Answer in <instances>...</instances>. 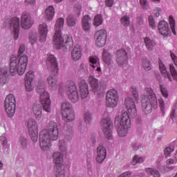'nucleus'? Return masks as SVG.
<instances>
[{"mask_svg": "<svg viewBox=\"0 0 177 177\" xmlns=\"http://www.w3.org/2000/svg\"><path fill=\"white\" fill-rule=\"evenodd\" d=\"M62 117L65 121H74L75 120V114L73 106L69 102H64L62 104Z\"/></svg>", "mask_w": 177, "mask_h": 177, "instance_id": "11", "label": "nucleus"}, {"mask_svg": "<svg viewBox=\"0 0 177 177\" xmlns=\"http://www.w3.org/2000/svg\"><path fill=\"white\" fill-rule=\"evenodd\" d=\"M122 26H124V27H128L129 26V24H131V21H129V16H124L121 18L120 20Z\"/></svg>", "mask_w": 177, "mask_h": 177, "instance_id": "50", "label": "nucleus"}, {"mask_svg": "<svg viewBox=\"0 0 177 177\" xmlns=\"http://www.w3.org/2000/svg\"><path fill=\"white\" fill-rule=\"evenodd\" d=\"M161 13H162V10L160 7H156L153 10V15L155 17H160L161 15Z\"/></svg>", "mask_w": 177, "mask_h": 177, "instance_id": "54", "label": "nucleus"}, {"mask_svg": "<svg viewBox=\"0 0 177 177\" xmlns=\"http://www.w3.org/2000/svg\"><path fill=\"white\" fill-rule=\"evenodd\" d=\"M95 44L99 48H102L106 45L107 39V31L104 29L97 30L95 34Z\"/></svg>", "mask_w": 177, "mask_h": 177, "instance_id": "15", "label": "nucleus"}, {"mask_svg": "<svg viewBox=\"0 0 177 177\" xmlns=\"http://www.w3.org/2000/svg\"><path fill=\"white\" fill-rule=\"evenodd\" d=\"M145 171L147 174H148L149 175H152V176L153 177H161L160 171L154 168L148 167L145 169Z\"/></svg>", "mask_w": 177, "mask_h": 177, "instance_id": "40", "label": "nucleus"}, {"mask_svg": "<svg viewBox=\"0 0 177 177\" xmlns=\"http://www.w3.org/2000/svg\"><path fill=\"white\" fill-rule=\"evenodd\" d=\"M54 172L55 177H66V166H55Z\"/></svg>", "mask_w": 177, "mask_h": 177, "instance_id": "32", "label": "nucleus"}, {"mask_svg": "<svg viewBox=\"0 0 177 177\" xmlns=\"http://www.w3.org/2000/svg\"><path fill=\"white\" fill-rule=\"evenodd\" d=\"M82 10V6L80 3L75 4L73 9V15L80 17L81 16V10Z\"/></svg>", "mask_w": 177, "mask_h": 177, "instance_id": "44", "label": "nucleus"}, {"mask_svg": "<svg viewBox=\"0 0 177 177\" xmlns=\"http://www.w3.org/2000/svg\"><path fill=\"white\" fill-rule=\"evenodd\" d=\"M170 56H171V58L173 60L175 66H176V67H177V56H176V55L170 50Z\"/></svg>", "mask_w": 177, "mask_h": 177, "instance_id": "56", "label": "nucleus"}, {"mask_svg": "<svg viewBox=\"0 0 177 177\" xmlns=\"http://www.w3.org/2000/svg\"><path fill=\"white\" fill-rule=\"evenodd\" d=\"M158 64H159V70L162 75L165 78H167L170 82H172V77H171V74H169V72L167 71V67L165 66V64H164V62H162V61L160 59L158 61Z\"/></svg>", "mask_w": 177, "mask_h": 177, "instance_id": "28", "label": "nucleus"}, {"mask_svg": "<svg viewBox=\"0 0 177 177\" xmlns=\"http://www.w3.org/2000/svg\"><path fill=\"white\" fill-rule=\"evenodd\" d=\"M88 82L90 84L93 92L96 93V92L99 91V83L97 79H96L93 75H90L88 76Z\"/></svg>", "mask_w": 177, "mask_h": 177, "instance_id": "30", "label": "nucleus"}, {"mask_svg": "<svg viewBox=\"0 0 177 177\" xmlns=\"http://www.w3.org/2000/svg\"><path fill=\"white\" fill-rule=\"evenodd\" d=\"M144 42L148 50H151L152 49H153L154 46L156 45L154 41H153L151 39L147 37L144 38Z\"/></svg>", "mask_w": 177, "mask_h": 177, "instance_id": "36", "label": "nucleus"}, {"mask_svg": "<svg viewBox=\"0 0 177 177\" xmlns=\"http://www.w3.org/2000/svg\"><path fill=\"white\" fill-rule=\"evenodd\" d=\"M25 50H26V46H24V44H21L19 46V48L18 50L19 55H22V53H24Z\"/></svg>", "mask_w": 177, "mask_h": 177, "instance_id": "58", "label": "nucleus"}, {"mask_svg": "<svg viewBox=\"0 0 177 177\" xmlns=\"http://www.w3.org/2000/svg\"><path fill=\"white\" fill-rule=\"evenodd\" d=\"M64 27V19L59 18L55 24V33L53 37V45L55 49L65 48L67 50H71L74 46V41L71 36H63L62 30Z\"/></svg>", "mask_w": 177, "mask_h": 177, "instance_id": "1", "label": "nucleus"}, {"mask_svg": "<svg viewBox=\"0 0 177 177\" xmlns=\"http://www.w3.org/2000/svg\"><path fill=\"white\" fill-rule=\"evenodd\" d=\"M142 67L146 71H150L151 70V63L147 58L142 59Z\"/></svg>", "mask_w": 177, "mask_h": 177, "instance_id": "42", "label": "nucleus"}, {"mask_svg": "<svg viewBox=\"0 0 177 177\" xmlns=\"http://www.w3.org/2000/svg\"><path fill=\"white\" fill-rule=\"evenodd\" d=\"M29 42L31 45L34 46L38 42V34L37 32H30L29 33Z\"/></svg>", "mask_w": 177, "mask_h": 177, "instance_id": "38", "label": "nucleus"}, {"mask_svg": "<svg viewBox=\"0 0 177 177\" xmlns=\"http://www.w3.org/2000/svg\"><path fill=\"white\" fill-rule=\"evenodd\" d=\"M32 113L35 115V118H36L37 121H39L42 118V106H41V104H34Z\"/></svg>", "mask_w": 177, "mask_h": 177, "instance_id": "31", "label": "nucleus"}, {"mask_svg": "<svg viewBox=\"0 0 177 177\" xmlns=\"http://www.w3.org/2000/svg\"><path fill=\"white\" fill-rule=\"evenodd\" d=\"M66 95L69 100L73 103H77L80 100V95H78V90H77V86L74 82H71L70 85L66 88Z\"/></svg>", "mask_w": 177, "mask_h": 177, "instance_id": "14", "label": "nucleus"}, {"mask_svg": "<svg viewBox=\"0 0 177 177\" xmlns=\"http://www.w3.org/2000/svg\"><path fill=\"white\" fill-rule=\"evenodd\" d=\"M140 3L143 9H145L146 10L149 9V3L147 2V0H140Z\"/></svg>", "mask_w": 177, "mask_h": 177, "instance_id": "55", "label": "nucleus"}, {"mask_svg": "<svg viewBox=\"0 0 177 177\" xmlns=\"http://www.w3.org/2000/svg\"><path fill=\"white\" fill-rule=\"evenodd\" d=\"M59 139V129L57 124L55 122H50L48 129H44L39 133V145L43 151H47L50 149V140Z\"/></svg>", "mask_w": 177, "mask_h": 177, "instance_id": "2", "label": "nucleus"}, {"mask_svg": "<svg viewBox=\"0 0 177 177\" xmlns=\"http://www.w3.org/2000/svg\"><path fill=\"white\" fill-rule=\"evenodd\" d=\"M88 62L90 63L91 67L92 68H96V71L97 73H100L102 71V68L100 67V62L99 61V57L97 56H91L89 57Z\"/></svg>", "mask_w": 177, "mask_h": 177, "instance_id": "26", "label": "nucleus"}, {"mask_svg": "<svg viewBox=\"0 0 177 177\" xmlns=\"http://www.w3.org/2000/svg\"><path fill=\"white\" fill-rule=\"evenodd\" d=\"M142 107L145 114H150L152 109H158L157 97L152 88L147 87L145 89V93L142 95Z\"/></svg>", "mask_w": 177, "mask_h": 177, "instance_id": "4", "label": "nucleus"}, {"mask_svg": "<svg viewBox=\"0 0 177 177\" xmlns=\"http://www.w3.org/2000/svg\"><path fill=\"white\" fill-rule=\"evenodd\" d=\"M19 145L22 149H26L27 145H28V141H27V138L24 136H21L19 140Z\"/></svg>", "mask_w": 177, "mask_h": 177, "instance_id": "46", "label": "nucleus"}, {"mask_svg": "<svg viewBox=\"0 0 177 177\" xmlns=\"http://www.w3.org/2000/svg\"><path fill=\"white\" fill-rule=\"evenodd\" d=\"M40 102L43 106L44 111L47 113H50L51 111V101H50V95L46 91H44L40 94Z\"/></svg>", "mask_w": 177, "mask_h": 177, "instance_id": "13", "label": "nucleus"}, {"mask_svg": "<svg viewBox=\"0 0 177 177\" xmlns=\"http://www.w3.org/2000/svg\"><path fill=\"white\" fill-rule=\"evenodd\" d=\"M113 5L114 0H105V6H107V8H113Z\"/></svg>", "mask_w": 177, "mask_h": 177, "instance_id": "57", "label": "nucleus"}, {"mask_svg": "<svg viewBox=\"0 0 177 177\" xmlns=\"http://www.w3.org/2000/svg\"><path fill=\"white\" fill-rule=\"evenodd\" d=\"M129 93L133 98L131 97H127L124 101V104L129 115L135 117V115H136V106H135V102H139V91L138 90V87L135 86H131ZM133 100H135V102H133Z\"/></svg>", "mask_w": 177, "mask_h": 177, "instance_id": "7", "label": "nucleus"}, {"mask_svg": "<svg viewBox=\"0 0 177 177\" xmlns=\"http://www.w3.org/2000/svg\"><path fill=\"white\" fill-rule=\"evenodd\" d=\"M71 56L72 60L78 62L82 57V46L80 44H76L71 53Z\"/></svg>", "mask_w": 177, "mask_h": 177, "instance_id": "23", "label": "nucleus"}, {"mask_svg": "<svg viewBox=\"0 0 177 177\" xmlns=\"http://www.w3.org/2000/svg\"><path fill=\"white\" fill-rule=\"evenodd\" d=\"M102 59L103 62L105 63V64H107V66H110L111 64V62H113L111 54H110V53L106 50H103Z\"/></svg>", "mask_w": 177, "mask_h": 177, "instance_id": "33", "label": "nucleus"}, {"mask_svg": "<svg viewBox=\"0 0 177 177\" xmlns=\"http://www.w3.org/2000/svg\"><path fill=\"white\" fill-rule=\"evenodd\" d=\"M176 160H174L173 158H169L166 160V164L167 165H172V164H176Z\"/></svg>", "mask_w": 177, "mask_h": 177, "instance_id": "60", "label": "nucleus"}, {"mask_svg": "<svg viewBox=\"0 0 177 177\" xmlns=\"http://www.w3.org/2000/svg\"><path fill=\"white\" fill-rule=\"evenodd\" d=\"M39 32V42L40 44H45L46 42V38H48V33L49 29L48 28V24L46 22H42L39 24L38 26Z\"/></svg>", "mask_w": 177, "mask_h": 177, "instance_id": "17", "label": "nucleus"}, {"mask_svg": "<svg viewBox=\"0 0 177 177\" xmlns=\"http://www.w3.org/2000/svg\"><path fill=\"white\" fill-rule=\"evenodd\" d=\"M115 125L120 138H124L128 134V129L131 126V119H129V115L127 111H122L121 115L115 118Z\"/></svg>", "mask_w": 177, "mask_h": 177, "instance_id": "6", "label": "nucleus"}, {"mask_svg": "<svg viewBox=\"0 0 177 177\" xmlns=\"http://www.w3.org/2000/svg\"><path fill=\"white\" fill-rule=\"evenodd\" d=\"M169 70L171 73V75L173 77L174 80L177 82V71L175 68V66H174V64H169Z\"/></svg>", "mask_w": 177, "mask_h": 177, "instance_id": "45", "label": "nucleus"}, {"mask_svg": "<svg viewBox=\"0 0 177 177\" xmlns=\"http://www.w3.org/2000/svg\"><path fill=\"white\" fill-rule=\"evenodd\" d=\"M169 23L174 35H176V21H175V18L174 17V16H169Z\"/></svg>", "mask_w": 177, "mask_h": 177, "instance_id": "37", "label": "nucleus"}, {"mask_svg": "<svg viewBox=\"0 0 177 177\" xmlns=\"http://www.w3.org/2000/svg\"><path fill=\"white\" fill-rule=\"evenodd\" d=\"M158 28L160 34L163 35V37H168L169 35H171V29H169V24H168V22L165 21H160Z\"/></svg>", "mask_w": 177, "mask_h": 177, "instance_id": "21", "label": "nucleus"}, {"mask_svg": "<svg viewBox=\"0 0 177 177\" xmlns=\"http://www.w3.org/2000/svg\"><path fill=\"white\" fill-rule=\"evenodd\" d=\"M28 129L31 140L34 143L38 140V123L34 119H29L28 121Z\"/></svg>", "mask_w": 177, "mask_h": 177, "instance_id": "12", "label": "nucleus"}, {"mask_svg": "<svg viewBox=\"0 0 177 177\" xmlns=\"http://www.w3.org/2000/svg\"><path fill=\"white\" fill-rule=\"evenodd\" d=\"M26 5H30V6H34L37 3L36 0H25Z\"/></svg>", "mask_w": 177, "mask_h": 177, "instance_id": "59", "label": "nucleus"}, {"mask_svg": "<svg viewBox=\"0 0 177 177\" xmlns=\"http://www.w3.org/2000/svg\"><path fill=\"white\" fill-rule=\"evenodd\" d=\"M175 110H176V104H175L174 106L172 108V111H171V118H174V117H175Z\"/></svg>", "mask_w": 177, "mask_h": 177, "instance_id": "61", "label": "nucleus"}, {"mask_svg": "<svg viewBox=\"0 0 177 177\" xmlns=\"http://www.w3.org/2000/svg\"><path fill=\"white\" fill-rule=\"evenodd\" d=\"M145 157L144 156H139L138 155H136L133 157L131 160L132 165H136V164H142L145 162Z\"/></svg>", "mask_w": 177, "mask_h": 177, "instance_id": "39", "label": "nucleus"}, {"mask_svg": "<svg viewBox=\"0 0 177 177\" xmlns=\"http://www.w3.org/2000/svg\"><path fill=\"white\" fill-rule=\"evenodd\" d=\"M132 149L133 150H138L139 149V144L134 142L132 144Z\"/></svg>", "mask_w": 177, "mask_h": 177, "instance_id": "62", "label": "nucleus"}, {"mask_svg": "<svg viewBox=\"0 0 177 177\" xmlns=\"http://www.w3.org/2000/svg\"><path fill=\"white\" fill-rule=\"evenodd\" d=\"M53 160L55 167H62L64 165V156L63 153L57 151L53 154Z\"/></svg>", "mask_w": 177, "mask_h": 177, "instance_id": "25", "label": "nucleus"}, {"mask_svg": "<svg viewBox=\"0 0 177 177\" xmlns=\"http://www.w3.org/2000/svg\"><path fill=\"white\" fill-rule=\"evenodd\" d=\"M34 24V19L31 17L30 13L25 12L21 17V26L24 30H29Z\"/></svg>", "mask_w": 177, "mask_h": 177, "instance_id": "18", "label": "nucleus"}, {"mask_svg": "<svg viewBox=\"0 0 177 177\" xmlns=\"http://www.w3.org/2000/svg\"><path fill=\"white\" fill-rule=\"evenodd\" d=\"M0 142L3 149H8L9 145L8 144V138H6V136H1L0 137Z\"/></svg>", "mask_w": 177, "mask_h": 177, "instance_id": "49", "label": "nucleus"}, {"mask_svg": "<svg viewBox=\"0 0 177 177\" xmlns=\"http://www.w3.org/2000/svg\"><path fill=\"white\" fill-rule=\"evenodd\" d=\"M158 104H159V107L160 109V111L162 113H165V102H164V100L162 98H160L158 100Z\"/></svg>", "mask_w": 177, "mask_h": 177, "instance_id": "52", "label": "nucleus"}, {"mask_svg": "<svg viewBox=\"0 0 177 177\" xmlns=\"http://www.w3.org/2000/svg\"><path fill=\"white\" fill-rule=\"evenodd\" d=\"M93 24L95 27H99V26L103 24V18H102L101 15H97L94 17Z\"/></svg>", "mask_w": 177, "mask_h": 177, "instance_id": "41", "label": "nucleus"}, {"mask_svg": "<svg viewBox=\"0 0 177 177\" xmlns=\"http://www.w3.org/2000/svg\"><path fill=\"white\" fill-rule=\"evenodd\" d=\"M160 92L165 99L168 98V90H167V88H165L164 86L160 85Z\"/></svg>", "mask_w": 177, "mask_h": 177, "instance_id": "53", "label": "nucleus"}, {"mask_svg": "<svg viewBox=\"0 0 177 177\" xmlns=\"http://www.w3.org/2000/svg\"><path fill=\"white\" fill-rule=\"evenodd\" d=\"M0 81L3 84H6V81H8V68H0Z\"/></svg>", "mask_w": 177, "mask_h": 177, "instance_id": "34", "label": "nucleus"}, {"mask_svg": "<svg viewBox=\"0 0 177 177\" xmlns=\"http://www.w3.org/2000/svg\"><path fill=\"white\" fill-rule=\"evenodd\" d=\"M77 16L74 15V14H71L68 15L66 19V23L69 27H74L75 24H77Z\"/></svg>", "mask_w": 177, "mask_h": 177, "instance_id": "35", "label": "nucleus"}, {"mask_svg": "<svg viewBox=\"0 0 177 177\" xmlns=\"http://www.w3.org/2000/svg\"><path fill=\"white\" fill-rule=\"evenodd\" d=\"M63 1L64 0H54V2H55L56 3H60V2H63Z\"/></svg>", "mask_w": 177, "mask_h": 177, "instance_id": "64", "label": "nucleus"}, {"mask_svg": "<svg viewBox=\"0 0 177 177\" xmlns=\"http://www.w3.org/2000/svg\"><path fill=\"white\" fill-rule=\"evenodd\" d=\"M47 66L49 71L53 74V75H50L48 76L46 80L48 87L51 91H57L59 83L57 82V77H56V75L59 74V66L57 65V61L56 60L55 55H48L47 59Z\"/></svg>", "mask_w": 177, "mask_h": 177, "instance_id": "3", "label": "nucleus"}, {"mask_svg": "<svg viewBox=\"0 0 177 177\" xmlns=\"http://www.w3.org/2000/svg\"><path fill=\"white\" fill-rule=\"evenodd\" d=\"M59 149L63 153V154H66L67 153V144L66 141L62 140L59 142Z\"/></svg>", "mask_w": 177, "mask_h": 177, "instance_id": "43", "label": "nucleus"}, {"mask_svg": "<svg viewBox=\"0 0 177 177\" xmlns=\"http://www.w3.org/2000/svg\"><path fill=\"white\" fill-rule=\"evenodd\" d=\"M119 100L120 97H118V93L117 91L111 89L106 93V105L107 107H110L111 109L117 107Z\"/></svg>", "mask_w": 177, "mask_h": 177, "instance_id": "10", "label": "nucleus"}, {"mask_svg": "<svg viewBox=\"0 0 177 177\" xmlns=\"http://www.w3.org/2000/svg\"><path fill=\"white\" fill-rule=\"evenodd\" d=\"M149 24L152 30H156V19L153 15H149Z\"/></svg>", "mask_w": 177, "mask_h": 177, "instance_id": "51", "label": "nucleus"}, {"mask_svg": "<svg viewBox=\"0 0 177 177\" xmlns=\"http://www.w3.org/2000/svg\"><path fill=\"white\" fill-rule=\"evenodd\" d=\"M116 62L119 66H127L128 64V53L124 49L118 50L116 52Z\"/></svg>", "mask_w": 177, "mask_h": 177, "instance_id": "19", "label": "nucleus"}, {"mask_svg": "<svg viewBox=\"0 0 177 177\" xmlns=\"http://www.w3.org/2000/svg\"><path fill=\"white\" fill-rule=\"evenodd\" d=\"M175 150V148L172 146L167 147L165 150H164V154L166 158L171 157L172 153H174Z\"/></svg>", "mask_w": 177, "mask_h": 177, "instance_id": "47", "label": "nucleus"}, {"mask_svg": "<svg viewBox=\"0 0 177 177\" xmlns=\"http://www.w3.org/2000/svg\"><path fill=\"white\" fill-rule=\"evenodd\" d=\"M100 125L105 138L111 140L113 139V122L109 117V113H105V116L101 120Z\"/></svg>", "mask_w": 177, "mask_h": 177, "instance_id": "8", "label": "nucleus"}, {"mask_svg": "<svg viewBox=\"0 0 177 177\" xmlns=\"http://www.w3.org/2000/svg\"><path fill=\"white\" fill-rule=\"evenodd\" d=\"M92 25V19L89 15H84L82 19V27L84 31H89Z\"/></svg>", "mask_w": 177, "mask_h": 177, "instance_id": "29", "label": "nucleus"}, {"mask_svg": "<svg viewBox=\"0 0 177 177\" xmlns=\"http://www.w3.org/2000/svg\"><path fill=\"white\" fill-rule=\"evenodd\" d=\"M106 157H107V150H106L104 146L100 145L97 147L96 161L102 164L106 160Z\"/></svg>", "mask_w": 177, "mask_h": 177, "instance_id": "22", "label": "nucleus"}, {"mask_svg": "<svg viewBox=\"0 0 177 177\" xmlns=\"http://www.w3.org/2000/svg\"><path fill=\"white\" fill-rule=\"evenodd\" d=\"M35 84H34V72L29 71L25 76V88L28 92L34 90Z\"/></svg>", "mask_w": 177, "mask_h": 177, "instance_id": "20", "label": "nucleus"}, {"mask_svg": "<svg viewBox=\"0 0 177 177\" xmlns=\"http://www.w3.org/2000/svg\"><path fill=\"white\" fill-rule=\"evenodd\" d=\"M2 169H3V162L0 161V171H2Z\"/></svg>", "mask_w": 177, "mask_h": 177, "instance_id": "63", "label": "nucleus"}, {"mask_svg": "<svg viewBox=\"0 0 177 177\" xmlns=\"http://www.w3.org/2000/svg\"><path fill=\"white\" fill-rule=\"evenodd\" d=\"M6 113L8 117H13L16 111V98L13 94H8L4 101Z\"/></svg>", "mask_w": 177, "mask_h": 177, "instance_id": "9", "label": "nucleus"}, {"mask_svg": "<svg viewBox=\"0 0 177 177\" xmlns=\"http://www.w3.org/2000/svg\"><path fill=\"white\" fill-rule=\"evenodd\" d=\"M44 16L46 21H52L55 17V7L48 6L44 11Z\"/></svg>", "mask_w": 177, "mask_h": 177, "instance_id": "27", "label": "nucleus"}, {"mask_svg": "<svg viewBox=\"0 0 177 177\" xmlns=\"http://www.w3.org/2000/svg\"><path fill=\"white\" fill-rule=\"evenodd\" d=\"M10 28L14 39H19L20 35V19L17 17L12 18L10 21Z\"/></svg>", "mask_w": 177, "mask_h": 177, "instance_id": "16", "label": "nucleus"}, {"mask_svg": "<svg viewBox=\"0 0 177 177\" xmlns=\"http://www.w3.org/2000/svg\"><path fill=\"white\" fill-rule=\"evenodd\" d=\"M84 120L86 124H91V122H92V113H91L89 111L85 112Z\"/></svg>", "mask_w": 177, "mask_h": 177, "instance_id": "48", "label": "nucleus"}, {"mask_svg": "<svg viewBox=\"0 0 177 177\" xmlns=\"http://www.w3.org/2000/svg\"><path fill=\"white\" fill-rule=\"evenodd\" d=\"M28 64V56L22 55L19 59L17 57L12 56L10 61V73L11 75H23L26 73L27 65Z\"/></svg>", "mask_w": 177, "mask_h": 177, "instance_id": "5", "label": "nucleus"}, {"mask_svg": "<svg viewBox=\"0 0 177 177\" xmlns=\"http://www.w3.org/2000/svg\"><path fill=\"white\" fill-rule=\"evenodd\" d=\"M79 88L81 97H82V99L88 97V95H89V88L88 84L85 80H80L79 82Z\"/></svg>", "mask_w": 177, "mask_h": 177, "instance_id": "24", "label": "nucleus"}]
</instances>
